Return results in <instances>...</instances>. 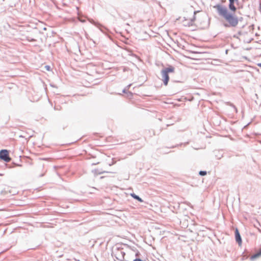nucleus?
I'll return each instance as SVG.
<instances>
[{"label": "nucleus", "mask_w": 261, "mask_h": 261, "mask_svg": "<svg viewBox=\"0 0 261 261\" xmlns=\"http://www.w3.org/2000/svg\"><path fill=\"white\" fill-rule=\"evenodd\" d=\"M216 10L218 14L225 19L227 23L224 24L225 27H233L237 26L239 23L238 17L234 14L229 12L227 8L221 4H217L213 6Z\"/></svg>", "instance_id": "1"}, {"label": "nucleus", "mask_w": 261, "mask_h": 261, "mask_svg": "<svg viewBox=\"0 0 261 261\" xmlns=\"http://www.w3.org/2000/svg\"><path fill=\"white\" fill-rule=\"evenodd\" d=\"M174 72L175 68L171 65H169L168 67L163 68L161 70L162 80L165 86H167L168 85L169 80V73H174Z\"/></svg>", "instance_id": "2"}, {"label": "nucleus", "mask_w": 261, "mask_h": 261, "mask_svg": "<svg viewBox=\"0 0 261 261\" xmlns=\"http://www.w3.org/2000/svg\"><path fill=\"white\" fill-rule=\"evenodd\" d=\"M125 255V253L122 249H120L119 248H117L114 251H113L112 253V255L113 257L120 261H123L124 259Z\"/></svg>", "instance_id": "3"}, {"label": "nucleus", "mask_w": 261, "mask_h": 261, "mask_svg": "<svg viewBox=\"0 0 261 261\" xmlns=\"http://www.w3.org/2000/svg\"><path fill=\"white\" fill-rule=\"evenodd\" d=\"M0 159L6 162H9L11 160L9 156V151L6 149L0 150Z\"/></svg>", "instance_id": "4"}, {"label": "nucleus", "mask_w": 261, "mask_h": 261, "mask_svg": "<svg viewBox=\"0 0 261 261\" xmlns=\"http://www.w3.org/2000/svg\"><path fill=\"white\" fill-rule=\"evenodd\" d=\"M91 23H92L93 25H94L95 27H96L97 28L99 29V30L103 33V34L107 35L110 31L108 28H107L106 27L103 26L102 24H100L99 22H95L93 20H92L91 21H90Z\"/></svg>", "instance_id": "5"}, {"label": "nucleus", "mask_w": 261, "mask_h": 261, "mask_svg": "<svg viewBox=\"0 0 261 261\" xmlns=\"http://www.w3.org/2000/svg\"><path fill=\"white\" fill-rule=\"evenodd\" d=\"M234 234L236 241L237 242V243H238L239 245H241L242 243V240L238 228H236L234 231Z\"/></svg>", "instance_id": "6"}, {"label": "nucleus", "mask_w": 261, "mask_h": 261, "mask_svg": "<svg viewBox=\"0 0 261 261\" xmlns=\"http://www.w3.org/2000/svg\"><path fill=\"white\" fill-rule=\"evenodd\" d=\"M229 1V5H228V8L229 10L233 12V13L236 12L237 10V8L234 6V2H238V0H228Z\"/></svg>", "instance_id": "7"}, {"label": "nucleus", "mask_w": 261, "mask_h": 261, "mask_svg": "<svg viewBox=\"0 0 261 261\" xmlns=\"http://www.w3.org/2000/svg\"><path fill=\"white\" fill-rule=\"evenodd\" d=\"M261 256V248L259 249L258 252L254 254L250 257V260L252 261L254 260L255 259Z\"/></svg>", "instance_id": "8"}, {"label": "nucleus", "mask_w": 261, "mask_h": 261, "mask_svg": "<svg viewBox=\"0 0 261 261\" xmlns=\"http://www.w3.org/2000/svg\"><path fill=\"white\" fill-rule=\"evenodd\" d=\"M93 172L96 174H101L104 173H109V172L103 171L102 169H96L93 170Z\"/></svg>", "instance_id": "9"}, {"label": "nucleus", "mask_w": 261, "mask_h": 261, "mask_svg": "<svg viewBox=\"0 0 261 261\" xmlns=\"http://www.w3.org/2000/svg\"><path fill=\"white\" fill-rule=\"evenodd\" d=\"M131 196L135 199L137 200L139 202H142V199L138 195H136L135 194L133 193L131 194Z\"/></svg>", "instance_id": "10"}, {"label": "nucleus", "mask_w": 261, "mask_h": 261, "mask_svg": "<svg viewBox=\"0 0 261 261\" xmlns=\"http://www.w3.org/2000/svg\"><path fill=\"white\" fill-rule=\"evenodd\" d=\"M199 174L201 176H204L206 174V171H200Z\"/></svg>", "instance_id": "11"}, {"label": "nucleus", "mask_w": 261, "mask_h": 261, "mask_svg": "<svg viewBox=\"0 0 261 261\" xmlns=\"http://www.w3.org/2000/svg\"><path fill=\"white\" fill-rule=\"evenodd\" d=\"M199 11H194V15L193 18L191 19V22H193L195 20V15L197 13H198Z\"/></svg>", "instance_id": "12"}, {"label": "nucleus", "mask_w": 261, "mask_h": 261, "mask_svg": "<svg viewBox=\"0 0 261 261\" xmlns=\"http://www.w3.org/2000/svg\"><path fill=\"white\" fill-rule=\"evenodd\" d=\"M140 255V253L139 251L137 250V252H136V254H135V256L136 257H138V256H139Z\"/></svg>", "instance_id": "13"}, {"label": "nucleus", "mask_w": 261, "mask_h": 261, "mask_svg": "<svg viewBox=\"0 0 261 261\" xmlns=\"http://www.w3.org/2000/svg\"><path fill=\"white\" fill-rule=\"evenodd\" d=\"M230 106H232L235 112L237 113V108L233 104H230Z\"/></svg>", "instance_id": "14"}, {"label": "nucleus", "mask_w": 261, "mask_h": 261, "mask_svg": "<svg viewBox=\"0 0 261 261\" xmlns=\"http://www.w3.org/2000/svg\"><path fill=\"white\" fill-rule=\"evenodd\" d=\"M133 261H143V260L139 258H136L135 259H134Z\"/></svg>", "instance_id": "15"}, {"label": "nucleus", "mask_w": 261, "mask_h": 261, "mask_svg": "<svg viewBox=\"0 0 261 261\" xmlns=\"http://www.w3.org/2000/svg\"><path fill=\"white\" fill-rule=\"evenodd\" d=\"M127 90L126 88H124L123 91H122V92L124 93H126L127 92Z\"/></svg>", "instance_id": "16"}, {"label": "nucleus", "mask_w": 261, "mask_h": 261, "mask_svg": "<svg viewBox=\"0 0 261 261\" xmlns=\"http://www.w3.org/2000/svg\"><path fill=\"white\" fill-rule=\"evenodd\" d=\"M131 85H132V84H129V85H127L125 88H126L127 90H128V89L130 88Z\"/></svg>", "instance_id": "17"}, {"label": "nucleus", "mask_w": 261, "mask_h": 261, "mask_svg": "<svg viewBox=\"0 0 261 261\" xmlns=\"http://www.w3.org/2000/svg\"><path fill=\"white\" fill-rule=\"evenodd\" d=\"M45 67L46 68V69L47 70H49V69H50V67H49V66H48V65L45 66Z\"/></svg>", "instance_id": "18"}, {"label": "nucleus", "mask_w": 261, "mask_h": 261, "mask_svg": "<svg viewBox=\"0 0 261 261\" xmlns=\"http://www.w3.org/2000/svg\"><path fill=\"white\" fill-rule=\"evenodd\" d=\"M257 66H258V67H260V68H261V63H258V64H257Z\"/></svg>", "instance_id": "19"}, {"label": "nucleus", "mask_w": 261, "mask_h": 261, "mask_svg": "<svg viewBox=\"0 0 261 261\" xmlns=\"http://www.w3.org/2000/svg\"><path fill=\"white\" fill-rule=\"evenodd\" d=\"M43 175H44V174H42L40 175V177H42V176H43Z\"/></svg>", "instance_id": "20"}]
</instances>
